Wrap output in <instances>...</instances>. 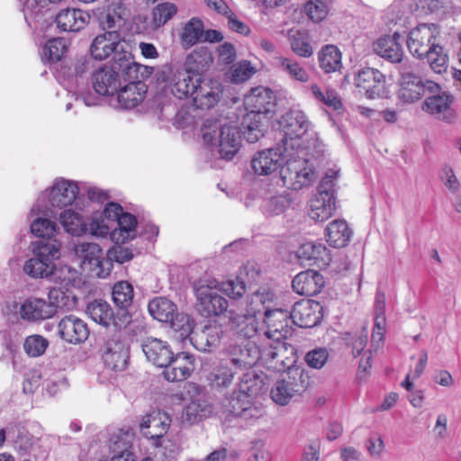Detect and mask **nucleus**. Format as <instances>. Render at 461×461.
Segmentation results:
<instances>
[{
	"instance_id": "52",
	"label": "nucleus",
	"mask_w": 461,
	"mask_h": 461,
	"mask_svg": "<svg viewBox=\"0 0 461 461\" xmlns=\"http://www.w3.org/2000/svg\"><path fill=\"white\" fill-rule=\"evenodd\" d=\"M263 388L264 381L262 376L254 371H251L243 375L240 383L239 390L245 393L247 395L255 398L256 395L262 392Z\"/></svg>"
},
{
	"instance_id": "12",
	"label": "nucleus",
	"mask_w": 461,
	"mask_h": 461,
	"mask_svg": "<svg viewBox=\"0 0 461 461\" xmlns=\"http://www.w3.org/2000/svg\"><path fill=\"white\" fill-rule=\"evenodd\" d=\"M263 334L275 342H281L293 334L291 312L281 308L266 311Z\"/></svg>"
},
{
	"instance_id": "23",
	"label": "nucleus",
	"mask_w": 461,
	"mask_h": 461,
	"mask_svg": "<svg viewBox=\"0 0 461 461\" xmlns=\"http://www.w3.org/2000/svg\"><path fill=\"white\" fill-rule=\"evenodd\" d=\"M164 368L163 375L167 381H184L194 370V357L185 352H180L175 356L173 353L170 362Z\"/></svg>"
},
{
	"instance_id": "36",
	"label": "nucleus",
	"mask_w": 461,
	"mask_h": 461,
	"mask_svg": "<svg viewBox=\"0 0 461 461\" xmlns=\"http://www.w3.org/2000/svg\"><path fill=\"white\" fill-rule=\"evenodd\" d=\"M221 332L217 325H205L201 330L194 331L190 343L199 351L211 352L219 346Z\"/></svg>"
},
{
	"instance_id": "53",
	"label": "nucleus",
	"mask_w": 461,
	"mask_h": 461,
	"mask_svg": "<svg viewBox=\"0 0 461 461\" xmlns=\"http://www.w3.org/2000/svg\"><path fill=\"white\" fill-rule=\"evenodd\" d=\"M167 323L175 332L179 334L180 339L190 340V337L194 333V325L189 315L176 312L173 316V320H170Z\"/></svg>"
},
{
	"instance_id": "27",
	"label": "nucleus",
	"mask_w": 461,
	"mask_h": 461,
	"mask_svg": "<svg viewBox=\"0 0 461 461\" xmlns=\"http://www.w3.org/2000/svg\"><path fill=\"white\" fill-rule=\"evenodd\" d=\"M95 91L101 95L113 96L121 87L118 71L108 66L98 68L92 76Z\"/></svg>"
},
{
	"instance_id": "24",
	"label": "nucleus",
	"mask_w": 461,
	"mask_h": 461,
	"mask_svg": "<svg viewBox=\"0 0 461 461\" xmlns=\"http://www.w3.org/2000/svg\"><path fill=\"white\" fill-rule=\"evenodd\" d=\"M244 104L246 110H252L267 116L274 112L276 95L269 88L257 86L245 96Z\"/></svg>"
},
{
	"instance_id": "21",
	"label": "nucleus",
	"mask_w": 461,
	"mask_h": 461,
	"mask_svg": "<svg viewBox=\"0 0 461 461\" xmlns=\"http://www.w3.org/2000/svg\"><path fill=\"white\" fill-rule=\"evenodd\" d=\"M212 61L211 53L206 50H200L187 56L184 68L170 65L169 67H166V69L168 73L173 74L172 77L180 71H186L189 78L195 80L196 77H203L202 73L209 68Z\"/></svg>"
},
{
	"instance_id": "64",
	"label": "nucleus",
	"mask_w": 461,
	"mask_h": 461,
	"mask_svg": "<svg viewBox=\"0 0 461 461\" xmlns=\"http://www.w3.org/2000/svg\"><path fill=\"white\" fill-rule=\"evenodd\" d=\"M440 179L445 186L452 193H456L461 188V184L456 177L454 169L448 165H445L440 171Z\"/></svg>"
},
{
	"instance_id": "14",
	"label": "nucleus",
	"mask_w": 461,
	"mask_h": 461,
	"mask_svg": "<svg viewBox=\"0 0 461 461\" xmlns=\"http://www.w3.org/2000/svg\"><path fill=\"white\" fill-rule=\"evenodd\" d=\"M101 351L104 363L108 368L113 371H122L126 368L130 357L129 347L122 339L120 332H115L107 339Z\"/></svg>"
},
{
	"instance_id": "6",
	"label": "nucleus",
	"mask_w": 461,
	"mask_h": 461,
	"mask_svg": "<svg viewBox=\"0 0 461 461\" xmlns=\"http://www.w3.org/2000/svg\"><path fill=\"white\" fill-rule=\"evenodd\" d=\"M416 64L405 60L399 67L400 89L398 98L404 103H414L420 100L426 93L435 94L440 90L438 83L432 80H422L415 72Z\"/></svg>"
},
{
	"instance_id": "22",
	"label": "nucleus",
	"mask_w": 461,
	"mask_h": 461,
	"mask_svg": "<svg viewBox=\"0 0 461 461\" xmlns=\"http://www.w3.org/2000/svg\"><path fill=\"white\" fill-rule=\"evenodd\" d=\"M259 358H261V350L255 344L248 341L230 346L226 359L236 370H241L253 366Z\"/></svg>"
},
{
	"instance_id": "7",
	"label": "nucleus",
	"mask_w": 461,
	"mask_h": 461,
	"mask_svg": "<svg viewBox=\"0 0 461 461\" xmlns=\"http://www.w3.org/2000/svg\"><path fill=\"white\" fill-rule=\"evenodd\" d=\"M308 370L295 367L290 369L285 376L274 384L271 390V398L278 405H287L296 394H301L311 384Z\"/></svg>"
},
{
	"instance_id": "20",
	"label": "nucleus",
	"mask_w": 461,
	"mask_h": 461,
	"mask_svg": "<svg viewBox=\"0 0 461 461\" xmlns=\"http://www.w3.org/2000/svg\"><path fill=\"white\" fill-rule=\"evenodd\" d=\"M125 9L119 3H112L97 15L98 25L108 36L120 38L119 31L124 25Z\"/></svg>"
},
{
	"instance_id": "5",
	"label": "nucleus",
	"mask_w": 461,
	"mask_h": 461,
	"mask_svg": "<svg viewBox=\"0 0 461 461\" xmlns=\"http://www.w3.org/2000/svg\"><path fill=\"white\" fill-rule=\"evenodd\" d=\"M305 155V149L303 152L290 151L286 154L287 160L281 167L280 177L287 188L297 191L314 183L315 168Z\"/></svg>"
},
{
	"instance_id": "42",
	"label": "nucleus",
	"mask_w": 461,
	"mask_h": 461,
	"mask_svg": "<svg viewBox=\"0 0 461 461\" xmlns=\"http://www.w3.org/2000/svg\"><path fill=\"white\" fill-rule=\"evenodd\" d=\"M118 43L119 38L108 36V33L99 34L91 44V56L95 59H105L117 49Z\"/></svg>"
},
{
	"instance_id": "41",
	"label": "nucleus",
	"mask_w": 461,
	"mask_h": 461,
	"mask_svg": "<svg viewBox=\"0 0 461 461\" xmlns=\"http://www.w3.org/2000/svg\"><path fill=\"white\" fill-rule=\"evenodd\" d=\"M149 314L161 322L167 323L176 313V304L166 297H156L148 305Z\"/></svg>"
},
{
	"instance_id": "38",
	"label": "nucleus",
	"mask_w": 461,
	"mask_h": 461,
	"mask_svg": "<svg viewBox=\"0 0 461 461\" xmlns=\"http://www.w3.org/2000/svg\"><path fill=\"white\" fill-rule=\"evenodd\" d=\"M267 116L258 113L252 110H247V113L241 121L242 132L245 139L254 143L263 136L264 129L262 120Z\"/></svg>"
},
{
	"instance_id": "30",
	"label": "nucleus",
	"mask_w": 461,
	"mask_h": 461,
	"mask_svg": "<svg viewBox=\"0 0 461 461\" xmlns=\"http://www.w3.org/2000/svg\"><path fill=\"white\" fill-rule=\"evenodd\" d=\"M212 405L204 395H197L183 409L181 423L183 426L198 424L212 413Z\"/></svg>"
},
{
	"instance_id": "25",
	"label": "nucleus",
	"mask_w": 461,
	"mask_h": 461,
	"mask_svg": "<svg viewBox=\"0 0 461 461\" xmlns=\"http://www.w3.org/2000/svg\"><path fill=\"white\" fill-rule=\"evenodd\" d=\"M58 333L61 339L71 344H79L87 339V324L74 315L65 316L58 324Z\"/></svg>"
},
{
	"instance_id": "59",
	"label": "nucleus",
	"mask_w": 461,
	"mask_h": 461,
	"mask_svg": "<svg viewBox=\"0 0 461 461\" xmlns=\"http://www.w3.org/2000/svg\"><path fill=\"white\" fill-rule=\"evenodd\" d=\"M158 449L155 453V456L158 461H176V457L179 454V447L176 443L171 440L159 441L158 446H155Z\"/></svg>"
},
{
	"instance_id": "49",
	"label": "nucleus",
	"mask_w": 461,
	"mask_h": 461,
	"mask_svg": "<svg viewBox=\"0 0 461 461\" xmlns=\"http://www.w3.org/2000/svg\"><path fill=\"white\" fill-rule=\"evenodd\" d=\"M276 67L284 73L287 74L291 78L300 82H307L309 76L306 70L300 66V64L289 58L277 57L276 58Z\"/></svg>"
},
{
	"instance_id": "40",
	"label": "nucleus",
	"mask_w": 461,
	"mask_h": 461,
	"mask_svg": "<svg viewBox=\"0 0 461 461\" xmlns=\"http://www.w3.org/2000/svg\"><path fill=\"white\" fill-rule=\"evenodd\" d=\"M238 372L230 362L224 358L218 366L212 368L208 375V380L212 386L221 388L228 387Z\"/></svg>"
},
{
	"instance_id": "56",
	"label": "nucleus",
	"mask_w": 461,
	"mask_h": 461,
	"mask_svg": "<svg viewBox=\"0 0 461 461\" xmlns=\"http://www.w3.org/2000/svg\"><path fill=\"white\" fill-rule=\"evenodd\" d=\"M48 347V339L38 334L28 336L23 343L24 351L32 357H37L43 355Z\"/></svg>"
},
{
	"instance_id": "35",
	"label": "nucleus",
	"mask_w": 461,
	"mask_h": 461,
	"mask_svg": "<svg viewBox=\"0 0 461 461\" xmlns=\"http://www.w3.org/2000/svg\"><path fill=\"white\" fill-rule=\"evenodd\" d=\"M352 235V229L343 219L331 221L324 230L325 240L333 248H345L349 243Z\"/></svg>"
},
{
	"instance_id": "32",
	"label": "nucleus",
	"mask_w": 461,
	"mask_h": 461,
	"mask_svg": "<svg viewBox=\"0 0 461 461\" xmlns=\"http://www.w3.org/2000/svg\"><path fill=\"white\" fill-rule=\"evenodd\" d=\"M78 193L79 188L76 183L64 179L57 181L48 194L50 204L59 208L71 205Z\"/></svg>"
},
{
	"instance_id": "62",
	"label": "nucleus",
	"mask_w": 461,
	"mask_h": 461,
	"mask_svg": "<svg viewBox=\"0 0 461 461\" xmlns=\"http://www.w3.org/2000/svg\"><path fill=\"white\" fill-rule=\"evenodd\" d=\"M291 49L301 57H310L313 53V49L310 45L305 34L298 32L290 39Z\"/></svg>"
},
{
	"instance_id": "45",
	"label": "nucleus",
	"mask_w": 461,
	"mask_h": 461,
	"mask_svg": "<svg viewBox=\"0 0 461 461\" xmlns=\"http://www.w3.org/2000/svg\"><path fill=\"white\" fill-rule=\"evenodd\" d=\"M86 313L96 323L109 327L113 320V310L111 305L103 300H95L86 307Z\"/></svg>"
},
{
	"instance_id": "9",
	"label": "nucleus",
	"mask_w": 461,
	"mask_h": 461,
	"mask_svg": "<svg viewBox=\"0 0 461 461\" xmlns=\"http://www.w3.org/2000/svg\"><path fill=\"white\" fill-rule=\"evenodd\" d=\"M194 290L196 309L203 317H218L227 312L229 302L217 292L215 285L199 281L194 285Z\"/></svg>"
},
{
	"instance_id": "43",
	"label": "nucleus",
	"mask_w": 461,
	"mask_h": 461,
	"mask_svg": "<svg viewBox=\"0 0 461 461\" xmlns=\"http://www.w3.org/2000/svg\"><path fill=\"white\" fill-rule=\"evenodd\" d=\"M292 286L294 292L306 296H314L317 294V271L308 269L295 276L292 281Z\"/></svg>"
},
{
	"instance_id": "11",
	"label": "nucleus",
	"mask_w": 461,
	"mask_h": 461,
	"mask_svg": "<svg viewBox=\"0 0 461 461\" xmlns=\"http://www.w3.org/2000/svg\"><path fill=\"white\" fill-rule=\"evenodd\" d=\"M59 221L65 230L74 236L90 233L96 237H105L110 230L103 219L93 217L90 222L86 223L79 213L71 209L61 212Z\"/></svg>"
},
{
	"instance_id": "15",
	"label": "nucleus",
	"mask_w": 461,
	"mask_h": 461,
	"mask_svg": "<svg viewBox=\"0 0 461 461\" xmlns=\"http://www.w3.org/2000/svg\"><path fill=\"white\" fill-rule=\"evenodd\" d=\"M253 399L240 390L234 391L229 399L228 411L247 425H252L264 415V410L254 404Z\"/></svg>"
},
{
	"instance_id": "34",
	"label": "nucleus",
	"mask_w": 461,
	"mask_h": 461,
	"mask_svg": "<svg viewBox=\"0 0 461 461\" xmlns=\"http://www.w3.org/2000/svg\"><path fill=\"white\" fill-rule=\"evenodd\" d=\"M400 34L379 38L374 44L375 52L392 63H403V50L399 43Z\"/></svg>"
},
{
	"instance_id": "51",
	"label": "nucleus",
	"mask_w": 461,
	"mask_h": 461,
	"mask_svg": "<svg viewBox=\"0 0 461 461\" xmlns=\"http://www.w3.org/2000/svg\"><path fill=\"white\" fill-rule=\"evenodd\" d=\"M177 13V6L169 2L156 5L151 13V23L155 28L165 25Z\"/></svg>"
},
{
	"instance_id": "33",
	"label": "nucleus",
	"mask_w": 461,
	"mask_h": 461,
	"mask_svg": "<svg viewBox=\"0 0 461 461\" xmlns=\"http://www.w3.org/2000/svg\"><path fill=\"white\" fill-rule=\"evenodd\" d=\"M141 347L147 359L158 367H165L172 358L173 351L161 339L147 338L142 341Z\"/></svg>"
},
{
	"instance_id": "1",
	"label": "nucleus",
	"mask_w": 461,
	"mask_h": 461,
	"mask_svg": "<svg viewBox=\"0 0 461 461\" xmlns=\"http://www.w3.org/2000/svg\"><path fill=\"white\" fill-rule=\"evenodd\" d=\"M167 80L171 81V91L176 97L182 99L190 96L194 104L200 109L213 107L222 94L221 86L218 81L203 77L191 80L186 71H180Z\"/></svg>"
},
{
	"instance_id": "54",
	"label": "nucleus",
	"mask_w": 461,
	"mask_h": 461,
	"mask_svg": "<svg viewBox=\"0 0 461 461\" xmlns=\"http://www.w3.org/2000/svg\"><path fill=\"white\" fill-rule=\"evenodd\" d=\"M58 230L56 222L48 219L37 218L31 224L32 232L41 240H56L54 236Z\"/></svg>"
},
{
	"instance_id": "26",
	"label": "nucleus",
	"mask_w": 461,
	"mask_h": 461,
	"mask_svg": "<svg viewBox=\"0 0 461 461\" xmlns=\"http://www.w3.org/2000/svg\"><path fill=\"white\" fill-rule=\"evenodd\" d=\"M90 18V14L84 10L65 8L56 14L55 23L59 31L77 32L89 23Z\"/></svg>"
},
{
	"instance_id": "3",
	"label": "nucleus",
	"mask_w": 461,
	"mask_h": 461,
	"mask_svg": "<svg viewBox=\"0 0 461 461\" xmlns=\"http://www.w3.org/2000/svg\"><path fill=\"white\" fill-rule=\"evenodd\" d=\"M60 247L58 240L35 241L33 257L25 262L24 273L32 278H48L58 283L61 279L62 269H58L54 261L60 257Z\"/></svg>"
},
{
	"instance_id": "60",
	"label": "nucleus",
	"mask_w": 461,
	"mask_h": 461,
	"mask_svg": "<svg viewBox=\"0 0 461 461\" xmlns=\"http://www.w3.org/2000/svg\"><path fill=\"white\" fill-rule=\"evenodd\" d=\"M263 330L264 327L260 326L257 317L247 315L242 317L238 331L243 337L250 339L261 332L263 333Z\"/></svg>"
},
{
	"instance_id": "39",
	"label": "nucleus",
	"mask_w": 461,
	"mask_h": 461,
	"mask_svg": "<svg viewBox=\"0 0 461 461\" xmlns=\"http://www.w3.org/2000/svg\"><path fill=\"white\" fill-rule=\"evenodd\" d=\"M119 229L111 232L112 240L116 243H125L133 240L136 236L137 219L129 212H122L116 221Z\"/></svg>"
},
{
	"instance_id": "44",
	"label": "nucleus",
	"mask_w": 461,
	"mask_h": 461,
	"mask_svg": "<svg viewBox=\"0 0 461 461\" xmlns=\"http://www.w3.org/2000/svg\"><path fill=\"white\" fill-rule=\"evenodd\" d=\"M275 294L269 290L258 291L251 294L248 303V315L257 317L263 313L266 316L267 310H272Z\"/></svg>"
},
{
	"instance_id": "63",
	"label": "nucleus",
	"mask_w": 461,
	"mask_h": 461,
	"mask_svg": "<svg viewBox=\"0 0 461 461\" xmlns=\"http://www.w3.org/2000/svg\"><path fill=\"white\" fill-rule=\"evenodd\" d=\"M220 290L231 299H240L246 293L245 283L240 279L222 282Z\"/></svg>"
},
{
	"instance_id": "19",
	"label": "nucleus",
	"mask_w": 461,
	"mask_h": 461,
	"mask_svg": "<svg viewBox=\"0 0 461 461\" xmlns=\"http://www.w3.org/2000/svg\"><path fill=\"white\" fill-rule=\"evenodd\" d=\"M171 420L165 412L152 411L143 417L140 425L141 434L151 439L154 446H158V442L167 432Z\"/></svg>"
},
{
	"instance_id": "58",
	"label": "nucleus",
	"mask_w": 461,
	"mask_h": 461,
	"mask_svg": "<svg viewBox=\"0 0 461 461\" xmlns=\"http://www.w3.org/2000/svg\"><path fill=\"white\" fill-rule=\"evenodd\" d=\"M152 68L132 62L122 74L128 83L144 82L152 73Z\"/></svg>"
},
{
	"instance_id": "28",
	"label": "nucleus",
	"mask_w": 461,
	"mask_h": 461,
	"mask_svg": "<svg viewBox=\"0 0 461 461\" xmlns=\"http://www.w3.org/2000/svg\"><path fill=\"white\" fill-rule=\"evenodd\" d=\"M21 319L28 322H38L54 316L53 305L44 299L30 297L19 308Z\"/></svg>"
},
{
	"instance_id": "10",
	"label": "nucleus",
	"mask_w": 461,
	"mask_h": 461,
	"mask_svg": "<svg viewBox=\"0 0 461 461\" xmlns=\"http://www.w3.org/2000/svg\"><path fill=\"white\" fill-rule=\"evenodd\" d=\"M75 254L81 259V267L89 275L104 278L111 272L112 264L102 258V249L93 242L76 244Z\"/></svg>"
},
{
	"instance_id": "16",
	"label": "nucleus",
	"mask_w": 461,
	"mask_h": 461,
	"mask_svg": "<svg viewBox=\"0 0 461 461\" xmlns=\"http://www.w3.org/2000/svg\"><path fill=\"white\" fill-rule=\"evenodd\" d=\"M283 145L276 148H270L255 154L251 160V167L259 176H267L281 167V163L287 160L286 154Z\"/></svg>"
},
{
	"instance_id": "18",
	"label": "nucleus",
	"mask_w": 461,
	"mask_h": 461,
	"mask_svg": "<svg viewBox=\"0 0 461 461\" xmlns=\"http://www.w3.org/2000/svg\"><path fill=\"white\" fill-rule=\"evenodd\" d=\"M385 78L378 70L373 68H364L355 77L356 86L367 98L373 99L384 94Z\"/></svg>"
},
{
	"instance_id": "48",
	"label": "nucleus",
	"mask_w": 461,
	"mask_h": 461,
	"mask_svg": "<svg viewBox=\"0 0 461 461\" xmlns=\"http://www.w3.org/2000/svg\"><path fill=\"white\" fill-rule=\"evenodd\" d=\"M319 63L326 73L335 72L342 66L341 52L335 45H326L319 54Z\"/></svg>"
},
{
	"instance_id": "17",
	"label": "nucleus",
	"mask_w": 461,
	"mask_h": 461,
	"mask_svg": "<svg viewBox=\"0 0 461 461\" xmlns=\"http://www.w3.org/2000/svg\"><path fill=\"white\" fill-rule=\"evenodd\" d=\"M438 92L439 90L428 96L424 100L421 108L438 120L450 123L456 119V113L451 107L454 97L447 92Z\"/></svg>"
},
{
	"instance_id": "4",
	"label": "nucleus",
	"mask_w": 461,
	"mask_h": 461,
	"mask_svg": "<svg viewBox=\"0 0 461 461\" xmlns=\"http://www.w3.org/2000/svg\"><path fill=\"white\" fill-rule=\"evenodd\" d=\"M319 167L324 170L319 181V221H323L332 217L338 209L336 185L340 167L329 159L322 150H319Z\"/></svg>"
},
{
	"instance_id": "37",
	"label": "nucleus",
	"mask_w": 461,
	"mask_h": 461,
	"mask_svg": "<svg viewBox=\"0 0 461 461\" xmlns=\"http://www.w3.org/2000/svg\"><path fill=\"white\" fill-rule=\"evenodd\" d=\"M317 302L313 299H304L294 305L291 318L293 324L301 328H312L317 325L315 307Z\"/></svg>"
},
{
	"instance_id": "47",
	"label": "nucleus",
	"mask_w": 461,
	"mask_h": 461,
	"mask_svg": "<svg viewBox=\"0 0 461 461\" xmlns=\"http://www.w3.org/2000/svg\"><path fill=\"white\" fill-rule=\"evenodd\" d=\"M133 297V286L128 281H119L113 285L112 289V298L113 303L120 310L128 309L132 303Z\"/></svg>"
},
{
	"instance_id": "2",
	"label": "nucleus",
	"mask_w": 461,
	"mask_h": 461,
	"mask_svg": "<svg viewBox=\"0 0 461 461\" xmlns=\"http://www.w3.org/2000/svg\"><path fill=\"white\" fill-rule=\"evenodd\" d=\"M203 140L225 160H231L240 148V131L223 119L208 118L201 127Z\"/></svg>"
},
{
	"instance_id": "55",
	"label": "nucleus",
	"mask_w": 461,
	"mask_h": 461,
	"mask_svg": "<svg viewBox=\"0 0 461 461\" xmlns=\"http://www.w3.org/2000/svg\"><path fill=\"white\" fill-rule=\"evenodd\" d=\"M67 51V44L62 38L49 40L43 48V59L50 62L59 61Z\"/></svg>"
},
{
	"instance_id": "61",
	"label": "nucleus",
	"mask_w": 461,
	"mask_h": 461,
	"mask_svg": "<svg viewBox=\"0 0 461 461\" xmlns=\"http://www.w3.org/2000/svg\"><path fill=\"white\" fill-rule=\"evenodd\" d=\"M255 73L254 68L249 61H242L231 67L230 80L232 83H243L249 79Z\"/></svg>"
},
{
	"instance_id": "57",
	"label": "nucleus",
	"mask_w": 461,
	"mask_h": 461,
	"mask_svg": "<svg viewBox=\"0 0 461 461\" xmlns=\"http://www.w3.org/2000/svg\"><path fill=\"white\" fill-rule=\"evenodd\" d=\"M319 100L325 105L326 113L334 112L340 114L344 111V105L339 95L333 89H327L324 94L319 91Z\"/></svg>"
},
{
	"instance_id": "8",
	"label": "nucleus",
	"mask_w": 461,
	"mask_h": 461,
	"mask_svg": "<svg viewBox=\"0 0 461 461\" xmlns=\"http://www.w3.org/2000/svg\"><path fill=\"white\" fill-rule=\"evenodd\" d=\"M283 132L282 144L285 152H303L301 138L308 131V121L301 111H289L279 121Z\"/></svg>"
},
{
	"instance_id": "50",
	"label": "nucleus",
	"mask_w": 461,
	"mask_h": 461,
	"mask_svg": "<svg viewBox=\"0 0 461 461\" xmlns=\"http://www.w3.org/2000/svg\"><path fill=\"white\" fill-rule=\"evenodd\" d=\"M203 24L198 18H192L184 27L181 34L182 45L185 48L194 46L203 38Z\"/></svg>"
},
{
	"instance_id": "46",
	"label": "nucleus",
	"mask_w": 461,
	"mask_h": 461,
	"mask_svg": "<svg viewBox=\"0 0 461 461\" xmlns=\"http://www.w3.org/2000/svg\"><path fill=\"white\" fill-rule=\"evenodd\" d=\"M419 59H426L434 73L442 74L448 68V56L445 49L438 42L430 47L428 53Z\"/></svg>"
},
{
	"instance_id": "29",
	"label": "nucleus",
	"mask_w": 461,
	"mask_h": 461,
	"mask_svg": "<svg viewBox=\"0 0 461 461\" xmlns=\"http://www.w3.org/2000/svg\"><path fill=\"white\" fill-rule=\"evenodd\" d=\"M295 349L292 345L285 342H276L261 350V358L275 363V368H288L295 362Z\"/></svg>"
},
{
	"instance_id": "13",
	"label": "nucleus",
	"mask_w": 461,
	"mask_h": 461,
	"mask_svg": "<svg viewBox=\"0 0 461 461\" xmlns=\"http://www.w3.org/2000/svg\"><path fill=\"white\" fill-rule=\"evenodd\" d=\"M438 33V26L434 23H420L411 29L407 39L410 53L417 59L422 58L437 43Z\"/></svg>"
},
{
	"instance_id": "31",
	"label": "nucleus",
	"mask_w": 461,
	"mask_h": 461,
	"mask_svg": "<svg viewBox=\"0 0 461 461\" xmlns=\"http://www.w3.org/2000/svg\"><path fill=\"white\" fill-rule=\"evenodd\" d=\"M145 82H131L119 88L116 95V108L131 109L136 107L145 97L147 93Z\"/></svg>"
}]
</instances>
